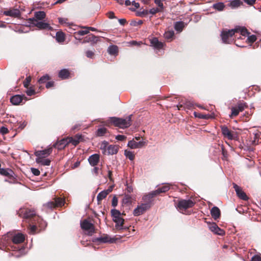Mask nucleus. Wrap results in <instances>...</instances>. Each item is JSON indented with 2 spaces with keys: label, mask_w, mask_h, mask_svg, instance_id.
Returning <instances> with one entry per match:
<instances>
[{
  "label": "nucleus",
  "mask_w": 261,
  "mask_h": 261,
  "mask_svg": "<svg viewBox=\"0 0 261 261\" xmlns=\"http://www.w3.org/2000/svg\"><path fill=\"white\" fill-rule=\"evenodd\" d=\"M108 192L105 190L100 192L97 196V200L98 201L102 200L108 195Z\"/></svg>",
  "instance_id": "obj_41"
},
{
  "label": "nucleus",
  "mask_w": 261,
  "mask_h": 261,
  "mask_svg": "<svg viewBox=\"0 0 261 261\" xmlns=\"http://www.w3.org/2000/svg\"><path fill=\"white\" fill-rule=\"evenodd\" d=\"M33 220L34 221L37 220V223H39V226L41 227V228L43 227V226H41V225H43V223L44 224L45 226H46V224L45 222H44L40 218H36V217L34 218Z\"/></svg>",
  "instance_id": "obj_50"
},
{
  "label": "nucleus",
  "mask_w": 261,
  "mask_h": 261,
  "mask_svg": "<svg viewBox=\"0 0 261 261\" xmlns=\"http://www.w3.org/2000/svg\"><path fill=\"white\" fill-rule=\"evenodd\" d=\"M211 214L215 220H217L220 216V211L218 207L214 206L211 210Z\"/></svg>",
  "instance_id": "obj_27"
},
{
  "label": "nucleus",
  "mask_w": 261,
  "mask_h": 261,
  "mask_svg": "<svg viewBox=\"0 0 261 261\" xmlns=\"http://www.w3.org/2000/svg\"><path fill=\"white\" fill-rule=\"evenodd\" d=\"M24 239V236L22 233H18L13 236L12 241L14 244H19L22 243Z\"/></svg>",
  "instance_id": "obj_23"
},
{
  "label": "nucleus",
  "mask_w": 261,
  "mask_h": 261,
  "mask_svg": "<svg viewBox=\"0 0 261 261\" xmlns=\"http://www.w3.org/2000/svg\"><path fill=\"white\" fill-rule=\"evenodd\" d=\"M118 151V147L114 145H109L107 147V154L113 155L116 154Z\"/></svg>",
  "instance_id": "obj_28"
},
{
  "label": "nucleus",
  "mask_w": 261,
  "mask_h": 261,
  "mask_svg": "<svg viewBox=\"0 0 261 261\" xmlns=\"http://www.w3.org/2000/svg\"><path fill=\"white\" fill-rule=\"evenodd\" d=\"M145 201H146L145 203L138 205L134 210L133 215L135 216H139L142 215L150 207L151 199L148 198Z\"/></svg>",
  "instance_id": "obj_3"
},
{
  "label": "nucleus",
  "mask_w": 261,
  "mask_h": 261,
  "mask_svg": "<svg viewBox=\"0 0 261 261\" xmlns=\"http://www.w3.org/2000/svg\"><path fill=\"white\" fill-rule=\"evenodd\" d=\"M23 99L25 101L28 100L24 95H15L11 97L10 101L14 105H18L20 104Z\"/></svg>",
  "instance_id": "obj_15"
},
{
  "label": "nucleus",
  "mask_w": 261,
  "mask_h": 261,
  "mask_svg": "<svg viewBox=\"0 0 261 261\" xmlns=\"http://www.w3.org/2000/svg\"><path fill=\"white\" fill-rule=\"evenodd\" d=\"M247 107L246 102H239L237 104V107H232L231 109V113L229 115L230 117L237 116L240 112H242Z\"/></svg>",
  "instance_id": "obj_7"
},
{
  "label": "nucleus",
  "mask_w": 261,
  "mask_h": 261,
  "mask_svg": "<svg viewBox=\"0 0 261 261\" xmlns=\"http://www.w3.org/2000/svg\"><path fill=\"white\" fill-rule=\"evenodd\" d=\"M65 200L63 198L56 197L54 199V201H49L43 205L48 208L52 209L55 207L62 206L64 205Z\"/></svg>",
  "instance_id": "obj_6"
},
{
  "label": "nucleus",
  "mask_w": 261,
  "mask_h": 261,
  "mask_svg": "<svg viewBox=\"0 0 261 261\" xmlns=\"http://www.w3.org/2000/svg\"><path fill=\"white\" fill-rule=\"evenodd\" d=\"M3 14L6 16L17 17L20 15V11L17 9H13L4 11Z\"/></svg>",
  "instance_id": "obj_20"
},
{
  "label": "nucleus",
  "mask_w": 261,
  "mask_h": 261,
  "mask_svg": "<svg viewBox=\"0 0 261 261\" xmlns=\"http://www.w3.org/2000/svg\"><path fill=\"white\" fill-rule=\"evenodd\" d=\"M86 55L87 58H93V57L94 55V51L92 50H87L86 52Z\"/></svg>",
  "instance_id": "obj_56"
},
{
  "label": "nucleus",
  "mask_w": 261,
  "mask_h": 261,
  "mask_svg": "<svg viewBox=\"0 0 261 261\" xmlns=\"http://www.w3.org/2000/svg\"><path fill=\"white\" fill-rule=\"evenodd\" d=\"M194 114L196 117H198V118H201V119H207L210 118L214 117L213 114H200V113H197L195 112L194 113Z\"/></svg>",
  "instance_id": "obj_32"
},
{
  "label": "nucleus",
  "mask_w": 261,
  "mask_h": 261,
  "mask_svg": "<svg viewBox=\"0 0 261 261\" xmlns=\"http://www.w3.org/2000/svg\"><path fill=\"white\" fill-rule=\"evenodd\" d=\"M124 155L127 158L131 161H133L134 159L135 155L130 151L125 150L124 152Z\"/></svg>",
  "instance_id": "obj_44"
},
{
  "label": "nucleus",
  "mask_w": 261,
  "mask_h": 261,
  "mask_svg": "<svg viewBox=\"0 0 261 261\" xmlns=\"http://www.w3.org/2000/svg\"><path fill=\"white\" fill-rule=\"evenodd\" d=\"M36 162L42 166H49L50 163V160L48 159L36 158Z\"/></svg>",
  "instance_id": "obj_29"
},
{
  "label": "nucleus",
  "mask_w": 261,
  "mask_h": 261,
  "mask_svg": "<svg viewBox=\"0 0 261 261\" xmlns=\"http://www.w3.org/2000/svg\"><path fill=\"white\" fill-rule=\"evenodd\" d=\"M69 76V72L66 69H62L59 73V76L62 79H67Z\"/></svg>",
  "instance_id": "obj_33"
},
{
  "label": "nucleus",
  "mask_w": 261,
  "mask_h": 261,
  "mask_svg": "<svg viewBox=\"0 0 261 261\" xmlns=\"http://www.w3.org/2000/svg\"><path fill=\"white\" fill-rule=\"evenodd\" d=\"M152 46L156 49H162L164 46V43L160 42L156 38H153L150 40Z\"/></svg>",
  "instance_id": "obj_24"
},
{
  "label": "nucleus",
  "mask_w": 261,
  "mask_h": 261,
  "mask_svg": "<svg viewBox=\"0 0 261 261\" xmlns=\"http://www.w3.org/2000/svg\"><path fill=\"white\" fill-rule=\"evenodd\" d=\"M81 227L82 229L87 231L89 235H92L95 231L94 227L92 223L87 219L81 222Z\"/></svg>",
  "instance_id": "obj_8"
},
{
  "label": "nucleus",
  "mask_w": 261,
  "mask_h": 261,
  "mask_svg": "<svg viewBox=\"0 0 261 261\" xmlns=\"http://www.w3.org/2000/svg\"><path fill=\"white\" fill-rule=\"evenodd\" d=\"M36 215V212L34 210H25L24 213L23 218L26 222H28V220L34 217Z\"/></svg>",
  "instance_id": "obj_21"
},
{
  "label": "nucleus",
  "mask_w": 261,
  "mask_h": 261,
  "mask_svg": "<svg viewBox=\"0 0 261 261\" xmlns=\"http://www.w3.org/2000/svg\"><path fill=\"white\" fill-rule=\"evenodd\" d=\"M118 48L116 45H111L108 48V51L110 55H115L117 53Z\"/></svg>",
  "instance_id": "obj_39"
},
{
  "label": "nucleus",
  "mask_w": 261,
  "mask_h": 261,
  "mask_svg": "<svg viewBox=\"0 0 261 261\" xmlns=\"http://www.w3.org/2000/svg\"><path fill=\"white\" fill-rule=\"evenodd\" d=\"M82 28H83L84 30H80L73 33L75 39L81 40V38L79 37V36H84L89 33L88 30L87 29V27H82Z\"/></svg>",
  "instance_id": "obj_26"
},
{
  "label": "nucleus",
  "mask_w": 261,
  "mask_h": 261,
  "mask_svg": "<svg viewBox=\"0 0 261 261\" xmlns=\"http://www.w3.org/2000/svg\"><path fill=\"white\" fill-rule=\"evenodd\" d=\"M247 36H248L247 41L248 42L253 43V42H255L256 40V37L254 35H249Z\"/></svg>",
  "instance_id": "obj_49"
},
{
  "label": "nucleus",
  "mask_w": 261,
  "mask_h": 261,
  "mask_svg": "<svg viewBox=\"0 0 261 261\" xmlns=\"http://www.w3.org/2000/svg\"><path fill=\"white\" fill-rule=\"evenodd\" d=\"M132 115H130L125 118L115 117H110L111 122L117 127L121 128L128 127L131 125Z\"/></svg>",
  "instance_id": "obj_1"
},
{
  "label": "nucleus",
  "mask_w": 261,
  "mask_h": 261,
  "mask_svg": "<svg viewBox=\"0 0 261 261\" xmlns=\"http://www.w3.org/2000/svg\"><path fill=\"white\" fill-rule=\"evenodd\" d=\"M28 223H29L28 226L29 233L31 234H35L37 230L36 225L31 224L29 221H28Z\"/></svg>",
  "instance_id": "obj_38"
},
{
  "label": "nucleus",
  "mask_w": 261,
  "mask_h": 261,
  "mask_svg": "<svg viewBox=\"0 0 261 261\" xmlns=\"http://www.w3.org/2000/svg\"><path fill=\"white\" fill-rule=\"evenodd\" d=\"M170 189V186L169 185L166 184L162 187L158 188L156 190L152 191L151 193H150L149 194L144 196L143 197V200H145L147 198H149V199H151L154 196L157 195L158 194L161 193H165L167 191H168Z\"/></svg>",
  "instance_id": "obj_5"
},
{
  "label": "nucleus",
  "mask_w": 261,
  "mask_h": 261,
  "mask_svg": "<svg viewBox=\"0 0 261 261\" xmlns=\"http://www.w3.org/2000/svg\"><path fill=\"white\" fill-rule=\"evenodd\" d=\"M99 155L96 153L90 155L88 159V162L89 164L92 166L97 165L99 162Z\"/></svg>",
  "instance_id": "obj_22"
},
{
  "label": "nucleus",
  "mask_w": 261,
  "mask_h": 261,
  "mask_svg": "<svg viewBox=\"0 0 261 261\" xmlns=\"http://www.w3.org/2000/svg\"><path fill=\"white\" fill-rule=\"evenodd\" d=\"M194 205V202L192 200L182 199L179 201L177 206L180 210H182L192 207Z\"/></svg>",
  "instance_id": "obj_10"
},
{
  "label": "nucleus",
  "mask_w": 261,
  "mask_h": 261,
  "mask_svg": "<svg viewBox=\"0 0 261 261\" xmlns=\"http://www.w3.org/2000/svg\"><path fill=\"white\" fill-rule=\"evenodd\" d=\"M25 93L28 96H32L36 93L35 90L31 87L28 88L27 90L25 91Z\"/></svg>",
  "instance_id": "obj_48"
},
{
  "label": "nucleus",
  "mask_w": 261,
  "mask_h": 261,
  "mask_svg": "<svg viewBox=\"0 0 261 261\" xmlns=\"http://www.w3.org/2000/svg\"><path fill=\"white\" fill-rule=\"evenodd\" d=\"M35 17L36 19L38 21H41L43 20L46 16L45 13L44 11H37L35 12L34 14Z\"/></svg>",
  "instance_id": "obj_31"
},
{
  "label": "nucleus",
  "mask_w": 261,
  "mask_h": 261,
  "mask_svg": "<svg viewBox=\"0 0 261 261\" xmlns=\"http://www.w3.org/2000/svg\"><path fill=\"white\" fill-rule=\"evenodd\" d=\"M56 38L58 42L62 43L65 40V35L62 32H57L56 33Z\"/></svg>",
  "instance_id": "obj_36"
},
{
  "label": "nucleus",
  "mask_w": 261,
  "mask_h": 261,
  "mask_svg": "<svg viewBox=\"0 0 261 261\" xmlns=\"http://www.w3.org/2000/svg\"><path fill=\"white\" fill-rule=\"evenodd\" d=\"M108 143L106 141H103L101 146L100 149L102 151L103 153L105 154H107V147L108 146Z\"/></svg>",
  "instance_id": "obj_42"
},
{
  "label": "nucleus",
  "mask_w": 261,
  "mask_h": 261,
  "mask_svg": "<svg viewBox=\"0 0 261 261\" xmlns=\"http://www.w3.org/2000/svg\"><path fill=\"white\" fill-rule=\"evenodd\" d=\"M48 80H49V77L48 75L46 74L41 76L39 79L38 82L40 84H43L45 83L46 81H48Z\"/></svg>",
  "instance_id": "obj_45"
},
{
  "label": "nucleus",
  "mask_w": 261,
  "mask_h": 261,
  "mask_svg": "<svg viewBox=\"0 0 261 261\" xmlns=\"http://www.w3.org/2000/svg\"><path fill=\"white\" fill-rule=\"evenodd\" d=\"M164 0H154V3L159 7L161 10L164 9V5L163 4V2Z\"/></svg>",
  "instance_id": "obj_46"
},
{
  "label": "nucleus",
  "mask_w": 261,
  "mask_h": 261,
  "mask_svg": "<svg viewBox=\"0 0 261 261\" xmlns=\"http://www.w3.org/2000/svg\"><path fill=\"white\" fill-rule=\"evenodd\" d=\"M107 132V129L105 127H101L96 131V135L97 136H103Z\"/></svg>",
  "instance_id": "obj_43"
},
{
  "label": "nucleus",
  "mask_w": 261,
  "mask_h": 261,
  "mask_svg": "<svg viewBox=\"0 0 261 261\" xmlns=\"http://www.w3.org/2000/svg\"><path fill=\"white\" fill-rule=\"evenodd\" d=\"M146 145V142L141 141L136 142L134 140H130L127 143V146L132 149L140 148Z\"/></svg>",
  "instance_id": "obj_18"
},
{
  "label": "nucleus",
  "mask_w": 261,
  "mask_h": 261,
  "mask_svg": "<svg viewBox=\"0 0 261 261\" xmlns=\"http://www.w3.org/2000/svg\"><path fill=\"white\" fill-rule=\"evenodd\" d=\"M184 27L185 24L182 21H176L174 23V28L175 31L177 32H181L182 31Z\"/></svg>",
  "instance_id": "obj_30"
},
{
  "label": "nucleus",
  "mask_w": 261,
  "mask_h": 261,
  "mask_svg": "<svg viewBox=\"0 0 261 261\" xmlns=\"http://www.w3.org/2000/svg\"><path fill=\"white\" fill-rule=\"evenodd\" d=\"M208 227L209 229L216 234L223 236L225 234V231L221 229L214 222L208 223Z\"/></svg>",
  "instance_id": "obj_11"
},
{
  "label": "nucleus",
  "mask_w": 261,
  "mask_h": 261,
  "mask_svg": "<svg viewBox=\"0 0 261 261\" xmlns=\"http://www.w3.org/2000/svg\"><path fill=\"white\" fill-rule=\"evenodd\" d=\"M67 21H68V19L66 18H59V22L61 24L69 25Z\"/></svg>",
  "instance_id": "obj_53"
},
{
  "label": "nucleus",
  "mask_w": 261,
  "mask_h": 261,
  "mask_svg": "<svg viewBox=\"0 0 261 261\" xmlns=\"http://www.w3.org/2000/svg\"><path fill=\"white\" fill-rule=\"evenodd\" d=\"M142 23H143L142 20H140L138 21V22L132 21V22L130 23V25H134V26H136L137 25H140V24H142Z\"/></svg>",
  "instance_id": "obj_61"
},
{
  "label": "nucleus",
  "mask_w": 261,
  "mask_h": 261,
  "mask_svg": "<svg viewBox=\"0 0 261 261\" xmlns=\"http://www.w3.org/2000/svg\"><path fill=\"white\" fill-rule=\"evenodd\" d=\"M132 4L136 9L139 8L140 7V4L136 2L135 1L132 2Z\"/></svg>",
  "instance_id": "obj_64"
},
{
  "label": "nucleus",
  "mask_w": 261,
  "mask_h": 261,
  "mask_svg": "<svg viewBox=\"0 0 261 261\" xmlns=\"http://www.w3.org/2000/svg\"><path fill=\"white\" fill-rule=\"evenodd\" d=\"M0 133L3 135L6 134L8 133V129L7 127L2 126L0 128Z\"/></svg>",
  "instance_id": "obj_58"
},
{
  "label": "nucleus",
  "mask_w": 261,
  "mask_h": 261,
  "mask_svg": "<svg viewBox=\"0 0 261 261\" xmlns=\"http://www.w3.org/2000/svg\"><path fill=\"white\" fill-rule=\"evenodd\" d=\"M118 204V198L116 196H114L113 197L112 200V205L113 207H115L117 206Z\"/></svg>",
  "instance_id": "obj_57"
},
{
  "label": "nucleus",
  "mask_w": 261,
  "mask_h": 261,
  "mask_svg": "<svg viewBox=\"0 0 261 261\" xmlns=\"http://www.w3.org/2000/svg\"><path fill=\"white\" fill-rule=\"evenodd\" d=\"M52 152V148H49L42 150L36 151L34 154L37 156L36 158H45L50 154Z\"/></svg>",
  "instance_id": "obj_16"
},
{
  "label": "nucleus",
  "mask_w": 261,
  "mask_h": 261,
  "mask_svg": "<svg viewBox=\"0 0 261 261\" xmlns=\"http://www.w3.org/2000/svg\"><path fill=\"white\" fill-rule=\"evenodd\" d=\"M243 4V2L241 0H231L230 2L229 6L232 8H236Z\"/></svg>",
  "instance_id": "obj_34"
},
{
  "label": "nucleus",
  "mask_w": 261,
  "mask_h": 261,
  "mask_svg": "<svg viewBox=\"0 0 261 261\" xmlns=\"http://www.w3.org/2000/svg\"><path fill=\"white\" fill-rule=\"evenodd\" d=\"M131 202V198L129 196H126L122 200L123 204H128Z\"/></svg>",
  "instance_id": "obj_54"
},
{
  "label": "nucleus",
  "mask_w": 261,
  "mask_h": 261,
  "mask_svg": "<svg viewBox=\"0 0 261 261\" xmlns=\"http://www.w3.org/2000/svg\"><path fill=\"white\" fill-rule=\"evenodd\" d=\"M31 81V76L27 77L25 80L23 82V86L25 88H28L30 84Z\"/></svg>",
  "instance_id": "obj_47"
},
{
  "label": "nucleus",
  "mask_w": 261,
  "mask_h": 261,
  "mask_svg": "<svg viewBox=\"0 0 261 261\" xmlns=\"http://www.w3.org/2000/svg\"><path fill=\"white\" fill-rule=\"evenodd\" d=\"M256 0H244V2L248 5H252Z\"/></svg>",
  "instance_id": "obj_63"
},
{
  "label": "nucleus",
  "mask_w": 261,
  "mask_h": 261,
  "mask_svg": "<svg viewBox=\"0 0 261 261\" xmlns=\"http://www.w3.org/2000/svg\"><path fill=\"white\" fill-rule=\"evenodd\" d=\"M119 23L122 25H124L126 23V20L125 19H119L118 20Z\"/></svg>",
  "instance_id": "obj_62"
},
{
  "label": "nucleus",
  "mask_w": 261,
  "mask_h": 261,
  "mask_svg": "<svg viewBox=\"0 0 261 261\" xmlns=\"http://www.w3.org/2000/svg\"><path fill=\"white\" fill-rule=\"evenodd\" d=\"M231 30H223L221 32V38L223 43L229 44L231 42V37L234 34H231Z\"/></svg>",
  "instance_id": "obj_13"
},
{
  "label": "nucleus",
  "mask_w": 261,
  "mask_h": 261,
  "mask_svg": "<svg viewBox=\"0 0 261 261\" xmlns=\"http://www.w3.org/2000/svg\"><path fill=\"white\" fill-rule=\"evenodd\" d=\"M28 22L30 25L36 26L40 30H50L51 29V27L49 23L43 22L42 21H38L34 18H29L28 20Z\"/></svg>",
  "instance_id": "obj_4"
},
{
  "label": "nucleus",
  "mask_w": 261,
  "mask_h": 261,
  "mask_svg": "<svg viewBox=\"0 0 261 261\" xmlns=\"http://www.w3.org/2000/svg\"><path fill=\"white\" fill-rule=\"evenodd\" d=\"M164 35L165 38L166 40H168L169 41H170L171 40H172V38L174 37V32L172 30L168 31L165 32Z\"/></svg>",
  "instance_id": "obj_37"
},
{
  "label": "nucleus",
  "mask_w": 261,
  "mask_h": 261,
  "mask_svg": "<svg viewBox=\"0 0 261 261\" xmlns=\"http://www.w3.org/2000/svg\"><path fill=\"white\" fill-rule=\"evenodd\" d=\"M70 142H71V140L63 139L55 144L54 146L57 147L59 150H61L64 148Z\"/></svg>",
  "instance_id": "obj_19"
},
{
  "label": "nucleus",
  "mask_w": 261,
  "mask_h": 261,
  "mask_svg": "<svg viewBox=\"0 0 261 261\" xmlns=\"http://www.w3.org/2000/svg\"><path fill=\"white\" fill-rule=\"evenodd\" d=\"M148 14V11L147 10H143L139 11L138 12V15L141 17H144Z\"/></svg>",
  "instance_id": "obj_52"
},
{
  "label": "nucleus",
  "mask_w": 261,
  "mask_h": 261,
  "mask_svg": "<svg viewBox=\"0 0 261 261\" xmlns=\"http://www.w3.org/2000/svg\"><path fill=\"white\" fill-rule=\"evenodd\" d=\"M13 173V172L11 169L0 168V174L3 175L11 176Z\"/></svg>",
  "instance_id": "obj_35"
},
{
  "label": "nucleus",
  "mask_w": 261,
  "mask_h": 261,
  "mask_svg": "<svg viewBox=\"0 0 261 261\" xmlns=\"http://www.w3.org/2000/svg\"><path fill=\"white\" fill-rule=\"evenodd\" d=\"M98 37L95 36L92 34H90L84 38L83 43L91 42L92 43H95L97 42Z\"/></svg>",
  "instance_id": "obj_25"
},
{
  "label": "nucleus",
  "mask_w": 261,
  "mask_h": 261,
  "mask_svg": "<svg viewBox=\"0 0 261 261\" xmlns=\"http://www.w3.org/2000/svg\"><path fill=\"white\" fill-rule=\"evenodd\" d=\"M113 221L116 223L115 227L118 230L127 229V227L123 226V224L124 220L121 217V214L120 212L116 209H112L111 211Z\"/></svg>",
  "instance_id": "obj_2"
},
{
  "label": "nucleus",
  "mask_w": 261,
  "mask_h": 261,
  "mask_svg": "<svg viewBox=\"0 0 261 261\" xmlns=\"http://www.w3.org/2000/svg\"><path fill=\"white\" fill-rule=\"evenodd\" d=\"M31 170L32 173L34 175L38 176V175H40V172L38 169H37L36 168H31Z\"/></svg>",
  "instance_id": "obj_55"
},
{
  "label": "nucleus",
  "mask_w": 261,
  "mask_h": 261,
  "mask_svg": "<svg viewBox=\"0 0 261 261\" xmlns=\"http://www.w3.org/2000/svg\"><path fill=\"white\" fill-rule=\"evenodd\" d=\"M115 138L118 141H123L126 138V137L123 135H118Z\"/></svg>",
  "instance_id": "obj_60"
},
{
  "label": "nucleus",
  "mask_w": 261,
  "mask_h": 261,
  "mask_svg": "<svg viewBox=\"0 0 261 261\" xmlns=\"http://www.w3.org/2000/svg\"><path fill=\"white\" fill-rule=\"evenodd\" d=\"M251 261H261V257L258 255H255L252 257Z\"/></svg>",
  "instance_id": "obj_59"
},
{
  "label": "nucleus",
  "mask_w": 261,
  "mask_h": 261,
  "mask_svg": "<svg viewBox=\"0 0 261 261\" xmlns=\"http://www.w3.org/2000/svg\"><path fill=\"white\" fill-rule=\"evenodd\" d=\"M233 188L235 190L237 196L241 199L244 200H247L248 199V196L246 193L242 190V189L238 186L237 184H233Z\"/></svg>",
  "instance_id": "obj_14"
},
{
  "label": "nucleus",
  "mask_w": 261,
  "mask_h": 261,
  "mask_svg": "<svg viewBox=\"0 0 261 261\" xmlns=\"http://www.w3.org/2000/svg\"><path fill=\"white\" fill-rule=\"evenodd\" d=\"M236 33H240L242 36H247L250 35V33L245 27L240 26L236 27L234 29L230 31L231 34H234Z\"/></svg>",
  "instance_id": "obj_17"
},
{
  "label": "nucleus",
  "mask_w": 261,
  "mask_h": 261,
  "mask_svg": "<svg viewBox=\"0 0 261 261\" xmlns=\"http://www.w3.org/2000/svg\"><path fill=\"white\" fill-rule=\"evenodd\" d=\"M221 129L224 137L227 138L229 140L237 139V135L236 133L230 131L227 126L225 125L221 126Z\"/></svg>",
  "instance_id": "obj_9"
},
{
  "label": "nucleus",
  "mask_w": 261,
  "mask_h": 261,
  "mask_svg": "<svg viewBox=\"0 0 261 261\" xmlns=\"http://www.w3.org/2000/svg\"><path fill=\"white\" fill-rule=\"evenodd\" d=\"M225 5L223 3H217L213 5V8L218 11H222L224 8Z\"/></svg>",
  "instance_id": "obj_40"
},
{
  "label": "nucleus",
  "mask_w": 261,
  "mask_h": 261,
  "mask_svg": "<svg viewBox=\"0 0 261 261\" xmlns=\"http://www.w3.org/2000/svg\"><path fill=\"white\" fill-rule=\"evenodd\" d=\"M162 11H163V10H161V9H160L159 8H153L150 9L149 11H148V13L153 15Z\"/></svg>",
  "instance_id": "obj_51"
},
{
  "label": "nucleus",
  "mask_w": 261,
  "mask_h": 261,
  "mask_svg": "<svg viewBox=\"0 0 261 261\" xmlns=\"http://www.w3.org/2000/svg\"><path fill=\"white\" fill-rule=\"evenodd\" d=\"M115 241V239L111 238L109 235L103 234L98 238L94 239V242H99L102 243H113Z\"/></svg>",
  "instance_id": "obj_12"
}]
</instances>
